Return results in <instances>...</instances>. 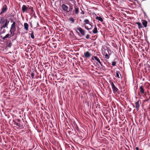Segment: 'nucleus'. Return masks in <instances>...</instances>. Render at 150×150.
I'll return each mask as SVG.
<instances>
[{
  "mask_svg": "<svg viewBox=\"0 0 150 150\" xmlns=\"http://www.w3.org/2000/svg\"><path fill=\"white\" fill-rule=\"evenodd\" d=\"M69 7L66 5L63 4L62 5V7L63 10L66 13H68L69 15H71L72 10L73 9V5L69 3Z\"/></svg>",
  "mask_w": 150,
  "mask_h": 150,
  "instance_id": "obj_1",
  "label": "nucleus"
},
{
  "mask_svg": "<svg viewBox=\"0 0 150 150\" xmlns=\"http://www.w3.org/2000/svg\"><path fill=\"white\" fill-rule=\"evenodd\" d=\"M13 122L14 124L18 126L20 129H22L23 128V124L21 121L19 119H17Z\"/></svg>",
  "mask_w": 150,
  "mask_h": 150,
  "instance_id": "obj_2",
  "label": "nucleus"
},
{
  "mask_svg": "<svg viewBox=\"0 0 150 150\" xmlns=\"http://www.w3.org/2000/svg\"><path fill=\"white\" fill-rule=\"evenodd\" d=\"M110 84L113 93H117L118 91V89L115 86L112 82H111Z\"/></svg>",
  "mask_w": 150,
  "mask_h": 150,
  "instance_id": "obj_3",
  "label": "nucleus"
},
{
  "mask_svg": "<svg viewBox=\"0 0 150 150\" xmlns=\"http://www.w3.org/2000/svg\"><path fill=\"white\" fill-rule=\"evenodd\" d=\"M7 9L8 8L6 5L5 4H3L0 13V15L6 12L7 10Z\"/></svg>",
  "mask_w": 150,
  "mask_h": 150,
  "instance_id": "obj_4",
  "label": "nucleus"
},
{
  "mask_svg": "<svg viewBox=\"0 0 150 150\" xmlns=\"http://www.w3.org/2000/svg\"><path fill=\"white\" fill-rule=\"evenodd\" d=\"M28 6L29 5H27V7L25 5H23L22 6V11L23 13H28Z\"/></svg>",
  "mask_w": 150,
  "mask_h": 150,
  "instance_id": "obj_5",
  "label": "nucleus"
},
{
  "mask_svg": "<svg viewBox=\"0 0 150 150\" xmlns=\"http://www.w3.org/2000/svg\"><path fill=\"white\" fill-rule=\"evenodd\" d=\"M28 9H30V11L31 13H30L32 14H33V16H34V17L35 18H36L37 17L35 15V12L33 8V7L28 6Z\"/></svg>",
  "mask_w": 150,
  "mask_h": 150,
  "instance_id": "obj_6",
  "label": "nucleus"
},
{
  "mask_svg": "<svg viewBox=\"0 0 150 150\" xmlns=\"http://www.w3.org/2000/svg\"><path fill=\"white\" fill-rule=\"evenodd\" d=\"M140 103H141V100H138L135 103V108L137 111L139 110V108L140 107Z\"/></svg>",
  "mask_w": 150,
  "mask_h": 150,
  "instance_id": "obj_7",
  "label": "nucleus"
},
{
  "mask_svg": "<svg viewBox=\"0 0 150 150\" xmlns=\"http://www.w3.org/2000/svg\"><path fill=\"white\" fill-rule=\"evenodd\" d=\"M144 86L142 85V83L139 84V90L140 91L142 94H143L144 93Z\"/></svg>",
  "mask_w": 150,
  "mask_h": 150,
  "instance_id": "obj_8",
  "label": "nucleus"
},
{
  "mask_svg": "<svg viewBox=\"0 0 150 150\" xmlns=\"http://www.w3.org/2000/svg\"><path fill=\"white\" fill-rule=\"evenodd\" d=\"M84 56H83V58H89L90 57L91 55V53H90L89 52L87 51L86 52L84 53Z\"/></svg>",
  "mask_w": 150,
  "mask_h": 150,
  "instance_id": "obj_9",
  "label": "nucleus"
},
{
  "mask_svg": "<svg viewBox=\"0 0 150 150\" xmlns=\"http://www.w3.org/2000/svg\"><path fill=\"white\" fill-rule=\"evenodd\" d=\"M77 30L83 36L85 35V31L81 27H78L77 28Z\"/></svg>",
  "mask_w": 150,
  "mask_h": 150,
  "instance_id": "obj_10",
  "label": "nucleus"
},
{
  "mask_svg": "<svg viewBox=\"0 0 150 150\" xmlns=\"http://www.w3.org/2000/svg\"><path fill=\"white\" fill-rule=\"evenodd\" d=\"M15 30H16V28H13L12 30H11V29H10V30H9V32L11 34H10L11 36H10V37H13L14 35V34H15Z\"/></svg>",
  "mask_w": 150,
  "mask_h": 150,
  "instance_id": "obj_11",
  "label": "nucleus"
},
{
  "mask_svg": "<svg viewBox=\"0 0 150 150\" xmlns=\"http://www.w3.org/2000/svg\"><path fill=\"white\" fill-rule=\"evenodd\" d=\"M79 13V9L78 7H74V9L73 11V14L75 13L76 14H78Z\"/></svg>",
  "mask_w": 150,
  "mask_h": 150,
  "instance_id": "obj_12",
  "label": "nucleus"
},
{
  "mask_svg": "<svg viewBox=\"0 0 150 150\" xmlns=\"http://www.w3.org/2000/svg\"><path fill=\"white\" fill-rule=\"evenodd\" d=\"M94 57L95 59L100 64V65L102 67H103V66L102 64L100 59L98 58L96 56H94Z\"/></svg>",
  "mask_w": 150,
  "mask_h": 150,
  "instance_id": "obj_13",
  "label": "nucleus"
},
{
  "mask_svg": "<svg viewBox=\"0 0 150 150\" xmlns=\"http://www.w3.org/2000/svg\"><path fill=\"white\" fill-rule=\"evenodd\" d=\"M5 20L4 17L1 16L0 18V24H3L5 22Z\"/></svg>",
  "mask_w": 150,
  "mask_h": 150,
  "instance_id": "obj_14",
  "label": "nucleus"
},
{
  "mask_svg": "<svg viewBox=\"0 0 150 150\" xmlns=\"http://www.w3.org/2000/svg\"><path fill=\"white\" fill-rule=\"evenodd\" d=\"M115 73H116V77L118 78H120V76H121V75L120 73V71H116Z\"/></svg>",
  "mask_w": 150,
  "mask_h": 150,
  "instance_id": "obj_15",
  "label": "nucleus"
},
{
  "mask_svg": "<svg viewBox=\"0 0 150 150\" xmlns=\"http://www.w3.org/2000/svg\"><path fill=\"white\" fill-rule=\"evenodd\" d=\"M6 46L9 48L11 47L12 45V43L11 42V41L10 40L8 42H7L6 44Z\"/></svg>",
  "mask_w": 150,
  "mask_h": 150,
  "instance_id": "obj_16",
  "label": "nucleus"
},
{
  "mask_svg": "<svg viewBox=\"0 0 150 150\" xmlns=\"http://www.w3.org/2000/svg\"><path fill=\"white\" fill-rule=\"evenodd\" d=\"M136 24L138 25V28L140 29L143 28L141 23L140 22H137L135 23Z\"/></svg>",
  "mask_w": 150,
  "mask_h": 150,
  "instance_id": "obj_17",
  "label": "nucleus"
},
{
  "mask_svg": "<svg viewBox=\"0 0 150 150\" xmlns=\"http://www.w3.org/2000/svg\"><path fill=\"white\" fill-rule=\"evenodd\" d=\"M24 29L26 30H28L29 25L28 24L26 23H24Z\"/></svg>",
  "mask_w": 150,
  "mask_h": 150,
  "instance_id": "obj_18",
  "label": "nucleus"
},
{
  "mask_svg": "<svg viewBox=\"0 0 150 150\" xmlns=\"http://www.w3.org/2000/svg\"><path fill=\"white\" fill-rule=\"evenodd\" d=\"M95 27L94 29L93 30V33L94 34H96L98 33V31L97 30V28L96 27V25H95Z\"/></svg>",
  "mask_w": 150,
  "mask_h": 150,
  "instance_id": "obj_19",
  "label": "nucleus"
},
{
  "mask_svg": "<svg viewBox=\"0 0 150 150\" xmlns=\"http://www.w3.org/2000/svg\"><path fill=\"white\" fill-rule=\"evenodd\" d=\"M147 22L145 20L142 21V24L144 27H146L147 26Z\"/></svg>",
  "mask_w": 150,
  "mask_h": 150,
  "instance_id": "obj_20",
  "label": "nucleus"
},
{
  "mask_svg": "<svg viewBox=\"0 0 150 150\" xmlns=\"http://www.w3.org/2000/svg\"><path fill=\"white\" fill-rule=\"evenodd\" d=\"M15 24H16L15 22L14 21H13V23L11 25V27L10 28V29L11 30H12L13 28H15V27H16Z\"/></svg>",
  "mask_w": 150,
  "mask_h": 150,
  "instance_id": "obj_21",
  "label": "nucleus"
},
{
  "mask_svg": "<svg viewBox=\"0 0 150 150\" xmlns=\"http://www.w3.org/2000/svg\"><path fill=\"white\" fill-rule=\"evenodd\" d=\"M96 19L97 20H98L100 21L101 22H102L103 21V18H101L100 17L97 16L96 17Z\"/></svg>",
  "mask_w": 150,
  "mask_h": 150,
  "instance_id": "obj_22",
  "label": "nucleus"
},
{
  "mask_svg": "<svg viewBox=\"0 0 150 150\" xmlns=\"http://www.w3.org/2000/svg\"><path fill=\"white\" fill-rule=\"evenodd\" d=\"M146 65V67L150 68V61H148Z\"/></svg>",
  "mask_w": 150,
  "mask_h": 150,
  "instance_id": "obj_23",
  "label": "nucleus"
},
{
  "mask_svg": "<svg viewBox=\"0 0 150 150\" xmlns=\"http://www.w3.org/2000/svg\"><path fill=\"white\" fill-rule=\"evenodd\" d=\"M5 23L4 24L6 25V28H8V23H9V21L8 20H7V19L5 20Z\"/></svg>",
  "mask_w": 150,
  "mask_h": 150,
  "instance_id": "obj_24",
  "label": "nucleus"
},
{
  "mask_svg": "<svg viewBox=\"0 0 150 150\" xmlns=\"http://www.w3.org/2000/svg\"><path fill=\"white\" fill-rule=\"evenodd\" d=\"M5 28H6V26L5 24L1 25V26L0 28V31H1L3 29Z\"/></svg>",
  "mask_w": 150,
  "mask_h": 150,
  "instance_id": "obj_25",
  "label": "nucleus"
},
{
  "mask_svg": "<svg viewBox=\"0 0 150 150\" xmlns=\"http://www.w3.org/2000/svg\"><path fill=\"white\" fill-rule=\"evenodd\" d=\"M69 20L71 22V23H74V19L73 18L71 17L69 18Z\"/></svg>",
  "mask_w": 150,
  "mask_h": 150,
  "instance_id": "obj_26",
  "label": "nucleus"
},
{
  "mask_svg": "<svg viewBox=\"0 0 150 150\" xmlns=\"http://www.w3.org/2000/svg\"><path fill=\"white\" fill-rule=\"evenodd\" d=\"M30 32H31V33L30 34L31 38L32 39H34V38L35 37H34V32H33L32 31H30Z\"/></svg>",
  "mask_w": 150,
  "mask_h": 150,
  "instance_id": "obj_27",
  "label": "nucleus"
},
{
  "mask_svg": "<svg viewBox=\"0 0 150 150\" xmlns=\"http://www.w3.org/2000/svg\"><path fill=\"white\" fill-rule=\"evenodd\" d=\"M35 75V74L33 71L30 74V76L32 79H34V76Z\"/></svg>",
  "mask_w": 150,
  "mask_h": 150,
  "instance_id": "obj_28",
  "label": "nucleus"
},
{
  "mask_svg": "<svg viewBox=\"0 0 150 150\" xmlns=\"http://www.w3.org/2000/svg\"><path fill=\"white\" fill-rule=\"evenodd\" d=\"M84 22L86 24H89V21L88 19H86L84 21Z\"/></svg>",
  "mask_w": 150,
  "mask_h": 150,
  "instance_id": "obj_29",
  "label": "nucleus"
},
{
  "mask_svg": "<svg viewBox=\"0 0 150 150\" xmlns=\"http://www.w3.org/2000/svg\"><path fill=\"white\" fill-rule=\"evenodd\" d=\"M6 32V30L5 29H4L0 33V35L3 34H4Z\"/></svg>",
  "mask_w": 150,
  "mask_h": 150,
  "instance_id": "obj_30",
  "label": "nucleus"
},
{
  "mask_svg": "<svg viewBox=\"0 0 150 150\" xmlns=\"http://www.w3.org/2000/svg\"><path fill=\"white\" fill-rule=\"evenodd\" d=\"M105 58H106V59H108L109 58V55L107 53H106L105 54Z\"/></svg>",
  "mask_w": 150,
  "mask_h": 150,
  "instance_id": "obj_31",
  "label": "nucleus"
},
{
  "mask_svg": "<svg viewBox=\"0 0 150 150\" xmlns=\"http://www.w3.org/2000/svg\"><path fill=\"white\" fill-rule=\"evenodd\" d=\"M10 36H11V35L9 33L6 34V35L5 36L6 38H8L9 37V36L10 37Z\"/></svg>",
  "mask_w": 150,
  "mask_h": 150,
  "instance_id": "obj_32",
  "label": "nucleus"
},
{
  "mask_svg": "<svg viewBox=\"0 0 150 150\" xmlns=\"http://www.w3.org/2000/svg\"><path fill=\"white\" fill-rule=\"evenodd\" d=\"M116 64V62H115V61H113L112 62V65L114 66H115V64Z\"/></svg>",
  "mask_w": 150,
  "mask_h": 150,
  "instance_id": "obj_33",
  "label": "nucleus"
},
{
  "mask_svg": "<svg viewBox=\"0 0 150 150\" xmlns=\"http://www.w3.org/2000/svg\"><path fill=\"white\" fill-rule=\"evenodd\" d=\"M69 1H70L71 2L74 4H75L76 3V1L75 0H69Z\"/></svg>",
  "mask_w": 150,
  "mask_h": 150,
  "instance_id": "obj_34",
  "label": "nucleus"
},
{
  "mask_svg": "<svg viewBox=\"0 0 150 150\" xmlns=\"http://www.w3.org/2000/svg\"><path fill=\"white\" fill-rule=\"evenodd\" d=\"M76 135L78 136V137L80 139H82L83 138V136L82 135L81 136L78 135L77 134H76Z\"/></svg>",
  "mask_w": 150,
  "mask_h": 150,
  "instance_id": "obj_35",
  "label": "nucleus"
},
{
  "mask_svg": "<svg viewBox=\"0 0 150 150\" xmlns=\"http://www.w3.org/2000/svg\"><path fill=\"white\" fill-rule=\"evenodd\" d=\"M75 129L76 130L78 131H79V127L77 125H76V126L75 127Z\"/></svg>",
  "mask_w": 150,
  "mask_h": 150,
  "instance_id": "obj_36",
  "label": "nucleus"
},
{
  "mask_svg": "<svg viewBox=\"0 0 150 150\" xmlns=\"http://www.w3.org/2000/svg\"><path fill=\"white\" fill-rule=\"evenodd\" d=\"M89 35L88 34H87L86 35V38L87 39H88L89 38Z\"/></svg>",
  "mask_w": 150,
  "mask_h": 150,
  "instance_id": "obj_37",
  "label": "nucleus"
},
{
  "mask_svg": "<svg viewBox=\"0 0 150 150\" xmlns=\"http://www.w3.org/2000/svg\"><path fill=\"white\" fill-rule=\"evenodd\" d=\"M75 30H76V33L78 34V35L80 37H81V36L80 35V33H79V32L77 31V30H76V29H75Z\"/></svg>",
  "mask_w": 150,
  "mask_h": 150,
  "instance_id": "obj_38",
  "label": "nucleus"
},
{
  "mask_svg": "<svg viewBox=\"0 0 150 150\" xmlns=\"http://www.w3.org/2000/svg\"><path fill=\"white\" fill-rule=\"evenodd\" d=\"M81 14H84L85 13V12H84V11H82V10H81Z\"/></svg>",
  "mask_w": 150,
  "mask_h": 150,
  "instance_id": "obj_39",
  "label": "nucleus"
},
{
  "mask_svg": "<svg viewBox=\"0 0 150 150\" xmlns=\"http://www.w3.org/2000/svg\"><path fill=\"white\" fill-rule=\"evenodd\" d=\"M1 38H2V39L3 40H5L6 38V37H5V36H4V37H2V36H1Z\"/></svg>",
  "mask_w": 150,
  "mask_h": 150,
  "instance_id": "obj_40",
  "label": "nucleus"
},
{
  "mask_svg": "<svg viewBox=\"0 0 150 150\" xmlns=\"http://www.w3.org/2000/svg\"><path fill=\"white\" fill-rule=\"evenodd\" d=\"M39 26V23H38V22H37V26L35 28H37Z\"/></svg>",
  "mask_w": 150,
  "mask_h": 150,
  "instance_id": "obj_41",
  "label": "nucleus"
},
{
  "mask_svg": "<svg viewBox=\"0 0 150 150\" xmlns=\"http://www.w3.org/2000/svg\"><path fill=\"white\" fill-rule=\"evenodd\" d=\"M85 28L86 29H87V30H89V28H88L87 26H85Z\"/></svg>",
  "mask_w": 150,
  "mask_h": 150,
  "instance_id": "obj_42",
  "label": "nucleus"
},
{
  "mask_svg": "<svg viewBox=\"0 0 150 150\" xmlns=\"http://www.w3.org/2000/svg\"><path fill=\"white\" fill-rule=\"evenodd\" d=\"M95 59L94 56L92 57L91 58V61H92V60H94Z\"/></svg>",
  "mask_w": 150,
  "mask_h": 150,
  "instance_id": "obj_43",
  "label": "nucleus"
},
{
  "mask_svg": "<svg viewBox=\"0 0 150 150\" xmlns=\"http://www.w3.org/2000/svg\"><path fill=\"white\" fill-rule=\"evenodd\" d=\"M92 26L91 25V27L90 28H89V30L92 29Z\"/></svg>",
  "mask_w": 150,
  "mask_h": 150,
  "instance_id": "obj_44",
  "label": "nucleus"
},
{
  "mask_svg": "<svg viewBox=\"0 0 150 150\" xmlns=\"http://www.w3.org/2000/svg\"><path fill=\"white\" fill-rule=\"evenodd\" d=\"M149 100V98L147 99H146V100H145V101H148Z\"/></svg>",
  "mask_w": 150,
  "mask_h": 150,
  "instance_id": "obj_45",
  "label": "nucleus"
},
{
  "mask_svg": "<svg viewBox=\"0 0 150 150\" xmlns=\"http://www.w3.org/2000/svg\"><path fill=\"white\" fill-rule=\"evenodd\" d=\"M30 25L31 27V28H32V23H31V22L30 23Z\"/></svg>",
  "mask_w": 150,
  "mask_h": 150,
  "instance_id": "obj_46",
  "label": "nucleus"
},
{
  "mask_svg": "<svg viewBox=\"0 0 150 150\" xmlns=\"http://www.w3.org/2000/svg\"><path fill=\"white\" fill-rule=\"evenodd\" d=\"M136 150H139V148L138 147H136Z\"/></svg>",
  "mask_w": 150,
  "mask_h": 150,
  "instance_id": "obj_47",
  "label": "nucleus"
},
{
  "mask_svg": "<svg viewBox=\"0 0 150 150\" xmlns=\"http://www.w3.org/2000/svg\"><path fill=\"white\" fill-rule=\"evenodd\" d=\"M92 24V23H89V24H89L90 26H91V25H92L91 24Z\"/></svg>",
  "mask_w": 150,
  "mask_h": 150,
  "instance_id": "obj_48",
  "label": "nucleus"
},
{
  "mask_svg": "<svg viewBox=\"0 0 150 150\" xmlns=\"http://www.w3.org/2000/svg\"><path fill=\"white\" fill-rule=\"evenodd\" d=\"M88 32L89 33H90L91 34H92V32L91 31H89Z\"/></svg>",
  "mask_w": 150,
  "mask_h": 150,
  "instance_id": "obj_49",
  "label": "nucleus"
},
{
  "mask_svg": "<svg viewBox=\"0 0 150 150\" xmlns=\"http://www.w3.org/2000/svg\"><path fill=\"white\" fill-rule=\"evenodd\" d=\"M81 134L82 135V134H83V132H81Z\"/></svg>",
  "mask_w": 150,
  "mask_h": 150,
  "instance_id": "obj_50",
  "label": "nucleus"
},
{
  "mask_svg": "<svg viewBox=\"0 0 150 150\" xmlns=\"http://www.w3.org/2000/svg\"><path fill=\"white\" fill-rule=\"evenodd\" d=\"M13 20H11V23H12V22H13Z\"/></svg>",
  "mask_w": 150,
  "mask_h": 150,
  "instance_id": "obj_51",
  "label": "nucleus"
},
{
  "mask_svg": "<svg viewBox=\"0 0 150 150\" xmlns=\"http://www.w3.org/2000/svg\"><path fill=\"white\" fill-rule=\"evenodd\" d=\"M68 132L69 133V134H70V133L71 132L70 131H69Z\"/></svg>",
  "mask_w": 150,
  "mask_h": 150,
  "instance_id": "obj_52",
  "label": "nucleus"
},
{
  "mask_svg": "<svg viewBox=\"0 0 150 150\" xmlns=\"http://www.w3.org/2000/svg\"><path fill=\"white\" fill-rule=\"evenodd\" d=\"M121 0V1H122V2H124V0Z\"/></svg>",
  "mask_w": 150,
  "mask_h": 150,
  "instance_id": "obj_53",
  "label": "nucleus"
},
{
  "mask_svg": "<svg viewBox=\"0 0 150 150\" xmlns=\"http://www.w3.org/2000/svg\"><path fill=\"white\" fill-rule=\"evenodd\" d=\"M80 59H81V60H83V59L82 58H80Z\"/></svg>",
  "mask_w": 150,
  "mask_h": 150,
  "instance_id": "obj_54",
  "label": "nucleus"
},
{
  "mask_svg": "<svg viewBox=\"0 0 150 150\" xmlns=\"http://www.w3.org/2000/svg\"><path fill=\"white\" fill-rule=\"evenodd\" d=\"M144 14L146 15V13L144 12Z\"/></svg>",
  "mask_w": 150,
  "mask_h": 150,
  "instance_id": "obj_55",
  "label": "nucleus"
},
{
  "mask_svg": "<svg viewBox=\"0 0 150 150\" xmlns=\"http://www.w3.org/2000/svg\"><path fill=\"white\" fill-rule=\"evenodd\" d=\"M107 50V52H108V49Z\"/></svg>",
  "mask_w": 150,
  "mask_h": 150,
  "instance_id": "obj_56",
  "label": "nucleus"
},
{
  "mask_svg": "<svg viewBox=\"0 0 150 150\" xmlns=\"http://www.w3.org/2000/svg\"><path fill=\"white\" fill-rule=\"evenodd\" d=\"M134 1H136L137 0H133Z\"/></svg>",
  "mask_w": 150,
  "mask_h": 150,
  "instance_id": "obj_57",
  "label": "nucleus"
}]
</instances>
